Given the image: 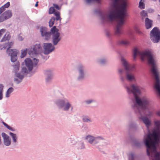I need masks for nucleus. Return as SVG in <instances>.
<instances>
[{
    "mask_svg": "<svg viewBox=\"0 0 160 160\" xmlns=\"http://www.w3.org/2000/svg\"><path fill=\"white\" fill-rule=\"evenodd\" d=\"M55 20V18L54 17H52L49 21V26L52 27L53 26Z\"/></svg>",
    "mask_w": 160,
    "mask_h": 160,
    "instance_id": "4c0bfd02",
    "label": "nucleus"
},
{
    "mask_svg": "<svg viewBox=\"0 0 160 160\" xmlns=\"http://www.w3.org/2000/svg\"><path fill=\"white\" fill-rule=\"evenodd\" d=\"M128 129L130 131L132 132H136L138 130V124L135 122H131L128 125Z\"/></svg>",
    "mask_w": 160,
    "mask_h": 160,
    "instance_id": "a211bd4d",
    "label": "nucleus"
},
{
    "mask_svg": "<svg viewBox=\"0 0 160 160\" xmlns=\"http://www.w3.org/2000/svg\"><path fill=\"white\" fill-rule=\"evenodd\" d=\"M105 33L107 37L108 38H110L111 34L109 31L108 30H106L105 31Z\"/></svg>",
    "mask_w": 160,
    "mask_h": 160,
    "instance_id": "09e8293b",
    "label": "nucleus"
},
{
    "mask_svg": "<svg viewBox=\"0 0 160 160\" xmlns=\"http://www.w3.org/2000/svg\"><path fill=\"white\" fill-rule=\"evenodd\" d=\"M118 72L120 74V79L121 80V81L123 83L125 82V78L122 74V73L123 72V70L122 69L120 68L119 69Z\"/></svg>",
    "mask_w": 160,
    "mask_h": 160,
    "instance_id": "cd10ccee",
    "label": "nucleus"
},
{
    "mask_svg": "<svg viewBox=\"0 0 160 160\" xmlns=\"http://www.w3.org/2000/svg\"><path fill=\"white\" fill-rule=\"evenodd\" d=\"M156 115L160 117V110L156 112Z\"/></svg>",
    "mask_w": 160,
    "mask_h": 160,
    "instance_id": "13d9d810",
    "label": "nucleus"
},
{
    "mask_svg": "<svg viewBox=\"0 0 160 160\" xmlns=\"http://www.w3.org/2000/svg\"><path fill=\"white\" fill-rule=\"evenodd\" d=\"M94 102V100L93 99H88L85 101V103L88 105L90 104L92 102Z\"/></svg>",
    "mask_w": 160,
    "mask_h": 160,
    "instance_id": "49530a36",
    "label": "nucleus"
},
{
    "mask_svg": "<svg viewBox=\"0 0 160 160\" xmlns=\"http://www.w3.org/2000/svg\"><path fill=\"white\" fill-rule=\"evenodd\" d=\"M5 35H6V39H8V40L10 39L11 36L10 35L9 32H7Z\"/></svg>",
    "mask_w": 160,
    "mask_h": 160,
    "instance_id": "8fccbe9b",
    "label": "nucleus"
},
{
    "mask_svg": "<svg viewBox=\"0 0 160 160\" xmlns=\"http://www.w3.org/2000/svg\"><path fill=\"white\" fill-rule=\"evenodd\" d=\"M52 34L51 32L50 31L42 35L41 36L42 37H44L45 40L48 41L50 39Z\"/></svg>",
    "mask_w": 160,
    "mask_h": 160,
    "instance_id": "c756f323",
    "label": "nucleus"
},
{
    "mask_svg": "<svg viewBox=\"0 0 160 160\" xmlns=\"http://www.w3.org/2000/svg\"><path fill=\"white\" fill-rule=\"evenodd\" d=\"M56 12V10L54 7H51L49 9V13L50 14H51L54 13Z\"/></svg>",
    "mask_w": 160,
    "mask_h": 160,
    "instance_id": "a18cd8bd",
    "label": "nucleus"
},
{
    "mask_svg": "<svg viewBox=\"0 0 160 160\" xmlns=\"http://www.w3.org/2000/svg\"><path fill=\"white\" fill-rule=\"evenodd\" d=\"M150 38L154 43H157L160 41V30L157 27L153 28L150 33Z\"/></svg>",
    "mask_w": 160,
    "mask_h": 160,
    "instance_id": "6e6552de",
    "label": "nucleus"
},
{
    "mask_svg": "<svg viewBox=\"0 0 160 160\" xmlns=\"http://www.w3.org/2000/svg\"><path fill=\"white\" fill-rule=\"evenodd\" d=\"M54 103L58 108L65 112H68L73 107L69 100L66 98H58L54 101Z\"/></svg>",
    "mask_w": 160,
    "mask_h": 160,
    "instance_id": "20e7f679",
    "label": "nucleus"
},
{
    "mask_svg": "<svg viewBox=\"0 0 160 160\" xmlns=\"http://www.w3.org/2000/svg\"><path fill=\"white\" fill-rule=\"evenodd\" d=\"M128 6L127 0H112V7L114 8L108 15L111 21L118 18V22L115 30L116 35L119 36L123 33L121 28L124 23V18L126 16Z\"/></svg>",
    "mask_w": 160,
    "mask_h": 160,
    "instance_id": "f257e3e1",
    "label": "nucleus"
},
{
    "mask_svg": "<svg viewBox=\"0 0 160 160\" xmlns=\"http://www.w3.org/2000/svg\"><path fill=\"white\" fill-rule=\"evenodd\" d=\"M42 51V48L40 43H36L28 48V54L32 56L40 54Z\"/></svg>",
    "mask_w": 160,
    "mask_h": 160,
    "instance_id": "9d476101",
    "label": "nucleus"
},
{
    "mask_svg": "<svg viewBox=\"0 0 160 160\" xmlns=\"http://www.w3.org/2000/svg\"><path fill=\"white\" fill-rule=\"evenodd\" d=\"M38 2H37L35 4V7H37V6H38Z\"/></svg>",
    "mask_w": 160,
    "mask_h": 160,
    "instance_id": "0e129e2a",
    "label": "nucleus"
},
{
    "mask_svg": "<svg viewBox=\"0 0 160 160\" xmlns=\"http://www.w3.org/2000/svg\"><path fill=\"white\" fill-rule=\"evenodd\" d=\"M28 52V49L26 48L21 50V53L20 57L21 58H24Z\"/></svg>",
    "mask_w": 160,
    "mask_h": 160,
    "instance_id": "72a5a7b5",
    "label": "nucleus"
},
{
    "mask_svg": "<svg viewBox=\"0 0 160 160\" xmlns=\"http://www.w3.org/2000/svg\"><path fill=\"white\" fill-rule=\"evenodd\" d=\"M6 35H4V36H3V38H2V39L1 40V42H5L7 40H8V39H6Z\"/></svg>",
    "mask_w": 160,
    "mask_h": 160,
    "instance_id": "3c124183",
    "label": "nucleus"
},
{
    "mask_svg": "<svg viewBox=\"0 0 160 160\" xmlns=\"http://www.w3.org/2000/svg\"><path fill=\"white\" fill-rule=\"evenodd\" d=\"M142 142L137 140H134L133 142V145L137 148H140Z\"/></svg>",
    "mask_w": 160,
    "mask_h": 160,
    "instance_id": "c85d7f7f",
    "label": "nucleus"
},
{
    "mask_svg": "<svg viewBox=\"0 0 160 160\" xmlns=\"http://www.w3.org/2000/svg\"><path fill=\"white\" fill-rule=\"evenodd\" d=\"M149 102V104L148 105H146V108L144 109L143 108L142 106L138 105V104H135L136 105L139 107L141 111L142 114V116L143 115V114L148 116H151L152 115V113L149 110V109L148 107V106H150L151 105V102L150 100Z\"/></svg>",
    "mask_w": 160,
    "mask_h": 160,
    "instance_id": "dca6fc26",
    "label": "nucleus"
},
{
    "mask_svg": "<svg viewBox=\"0 0 160 160\" xmlns=\"http://www.w3.org/2000/svg\"><path fill=\"white\" fill-rule=\"evenodd\" d=\"M125 88L128 94L132 93L135 98L136 104L138 105H142L143 108H146V105L149 104V99L146 97H143L141 99L138 96L141 93L140 91L139 87L137 85L134 84L132 85L131 88L132 89H131L128 86H126Z\"/></svg>",
    "mask_w": 160,
    "mask_h": 160,
    "instance_id": "7ed1b4c3",
    "label": "nucleus"
},
{
    "mask_svg": "<svg viewBox=\"0 0 160 160\" xmlns=\"http://www.w3.org/2000/svg\"><path fill=\"white\" fill-rule=\"evenodd\" d=\"M0 100H1L0 99Z\"/></svg>",
    "mask_w": 160,
    "mask_h": 160,
    "instance_id": "774afa93",
    "label": "nucleus"
},
{
    "mask_svg": "<svg viewBox=\"0 0 160 160\" xmlns=\"http://www.w3.org/2000/svg\"><path fill=\"white\" fill-rule=\"evenodd\" d=\"M28 73V71L26 67H23L21 69V73H16V75H15V76L18 78L19 79L15 78L14 79V81L17 84H19L22 81L24 77V75H26Z\"/></svg>",
    "mask_w": 160,
    "mask_h": 160,
    "instance_id": "f8f14e48",
    "label": "nucleus"
},
{
    "mask_svg": "<svg viewBox=\"0 0 160 160\" xmlns=\"http://www.w3.org/2000/svg\"><path fill=\"white\" fill-rule=\"evenodd\" d=\"M9 135L11 136L12 139V142L14 143H16L18 139V137L16 134L12 132H10Z\"/></svg>",
    "mask_w": 160,
    "mask_h": 160,
    "instance_id": "bb28decb",
    "label": "nucleus"
},
{
    "mask_svg": "<svg viewBox=\"0 0 160 160\" xmlns=\"http://www.w3.org/2000/svg\"><path fill=\"white\" fill-rule=\"evenodd\" d=\"M76 148L78 150H82L85 148V145L84 142L82 141H80L77 142L76 144Z\"/></svg>",
    "mask_w": 160,
    "mask_h": 160,
    "instance_id": "aec40b11",
    "label": "nucleus"
},
{
    "mask_svg": "<svg viewBox=\"0 0 160 160\" xmlns=\"http://www.w3.org/2000/svg\"><path fill=\"white\" fill-rule=\"evenodd\" d=\"M158 16L159 17H160V15H158Z\"/></svg>",
    "mask_w": 160,
    "mask_h": 160,
    "instance_id": "69168bd1",
    "label": "nucleus"
},
{
    "mask_svg": "<svg viewBox=\"0 0 160 160\" xmlns=\"http://www.w3.org/2000/svg\"><path fill=\"white\" fill-rule=\"evenodd\" d=\"M14 91V89L12 87L9 88L7 90L5 96L6 98H8L10 97V94Z\"/></svg>",
    "mask_w": 160,
    "mask_h": 160,
    "instance_id": "f704fd0d",
    "label": "nucleus"
},
{
    "mask_svg": "<svg viewBox=\"0 0 160 160\" xmlns=\"http://www.w3.org/2000/svg\"><path fill=\"white\" fill-rule=\"evenodd\" d=\"M52 34V42L54 45H57L61 39L60 34L58 32V29L56 28V26H53L51 29Z\"/></svg>",
    "mask_w": 160,
    "mask_h": 160,
    "instance_id": "1a4fd4ad",
    "label": "nucleus"
},
{
    "mask_svg": "<svg viewBox=\"0 0 160 160\" xmlns=\"http://www.w3.org/2000/svg\"><path fill=\"white\" fill-rule=\"evenodd\" d=\"M94 139L95 137L91 135H88L85 137V139L87 140L88 142L91 144L93 143Z\"/></svg>",
    "mask_w": 160,
    "mask_h": 160,
    "instance_id": "a878e982",
    "label": "nucleus"
},
{
    "mask_svg": "<svg viewBox=\"0 0 160 160\" xmlns=\"http://www.w3.org/2000/svg\"><path fill=\"white\" fill-rule=\"evenodd\" d=\"M40 31L41 35L48 32V31L47 28L45 27H41L40 28Z\"/></svg>",
    "mask_w": 160,
    "mask_h": 160,
    "instance_id": "c9c22d12",
    "label": "nucleus"
},
{
    "mask_svg": "<svg viewBox=\"0 0 160 160\" xmlns=\"http://www.w3.org/2000/svg\"><path fill=\"white\" fill-rule=\"evenodd\" d=\"M94 12L100 17L102 20V23L104 24L106 20V18L101 10L96 9L94 11Z\"/></svg>",
    "mask_w": 160,
    "mask_h": 160,
    "instance_id": "4be33fe9",
    "label": "nucleus"
},
{
    "mask_svg": "<svg viewBox=\"0 0 160 160\" xmlns=\"http://www.w3.org/2000/svg\"><path fill=\"white\" fill-rule=\"evenodd\" d=\"M132 108L135 111V113L138 116L139 119L142 120L145 125L146 127L149 128L151 124V122L149 119L146 117H143L141 111L139 107L135 104L132 106Z\"/></svg>",
    "mask_w": 160,
    "mask_h": 160,
    "instance_id": "423d86ee",
    "label": "nucleus"
},
{
    "mask_svg": "<svg viewBox=\"0 0 160 160\" xmlns=\"http://www.w3.org/2000/svg\"><path fill=\"white\" fill-rule=\"evenodd\" d=\"M12 16V12L10 10L5 11L0 16V22L10 18Z\"/></svg>",
    "mask_w": 160,
    "mask_h": 160,
    "instance_id": "2eb2a0df",
    "label": "nucleus"
},
{
    "mask_svg": "<svg viewBox=\"0 0 160 160\" xmlns=\"http://www.w3.org/2000/svg\"><path fill=\"white\" fill-rule=\"evenodd\" d=\"M104 140V138L102 136L95 137V139L93 142V145L99 143L100 140Z\"/></svg>",
    "mask_w": 160,
    "mask_h": 160,
    "instance_id": "7c9ffc66",
    "label": "nucleus"
},
{
    "mask_svg": "<svg viewBox=\"0 0 160 160\" xmlns=\"http://www.w3.org/2000/svg\"><path fill=\"white\" fill-rule=\"evenodd\" d=\"M10 5V2H8L3 6L1 7L0 8V14H1L5 10L6 8H7L9 7Z\"/></svg>",
    "mask_w": 160,
    "mask_h": 160,
    "instance_id": "393cba45",
    "label": "nucleus"
},
{
    "mask_svg": "<svg viewBox=\"0 0 160 160\" xmlns=\"http://www.w3.org/2000/svg\"><path fill=\"white\" fill-rule=\"evenodd\" d=\"M70 20V17H69L66 20V21L65 23V24H66Z\"/></svg>",
    "mask_w": 160,
    "mask_h": 160,
    "instance_id": "5fc2aeb1",
    "label": "nucleus"
},
{
    "mask_svg": "<svg viewBox=\"0 0 160 160\" xmlns=\"http://www.w3.org/2000/svg\"><path fill=\"white\" fill-rule=\"evenodd\" d=\"M107 59V58L106 57H105L99 59L98 60V62L100 64L104 65L106 63Z\"/></svg>",
    "mask_w": 160,
    "mask_h": 160,
    "instance_id": "e433bc0d",
    "label": "nucleus"
},
{
    "mask_svg": "<svg viewBox=\"0 0 160 160\" xmlns=\"http://www.w3.org/2000/svg\"><path fill=\"white\" fill-rule=\"evenodd\" d=\"M145 25L146 29L151 28L153 25V21L146 17L145 19Z\"/></svg>",
    "mask_w": 160,
    "mask_h": 160,
    "instance_id": "6ab92c4d",
    "label": "nucleus"
},
{
    "mask_svg": "<svg viewBox=\"0 0 160 160\" xmlns=\"http://www.w3.org/2000/svg\"><path fill=\"white\" fill-rule=\"evenodd\" d=\"M26 66L28 68V70L29 72L33 70L32 72L35 73L37 71L38 68V63L39 60L36 58H34L33 62L29 58H27L25 60Z\"/></svg>",
    "mask_w": 160,
    "mask_h": 160,
    "instance_id": "39448f33",
    "label": "nucleus"
},
{
    "mask_svg": "<svg viewBox=\"0 0 160 160\" xmlns=\"http://www.w3.org/2000/svg\"><path fill=\"white\" fill-rule=\"evenodd\" d=\"M87 3L89 4L93 2H95L98 4H101V0H85Z\"/></svg>",
    "mask_w": 160,
    "mask_h": 160,
    "instance_id": "c03bdc74",
    "label": "nucleus"
},
{
    "mask_svg": "<svg viewBox=\"0 0 160 160\" xmlns=\"http://www.w3.org/2000/svg\"><path fill=\"white\" fill-rule=\"evenodd\" d=\"M2 144V140H1V133H0V145Z\"/></svg>",
    "mask_w": 160,
    "mask_h": 160,
    "instance_id": "e2e57ef3",
    "label": "nucleus"
},
{
    "mask_svg": "<svg viewBox=\"0 0 160 160\" xmlns=\"http://www.w3.org/2000/svg\"><path fill=\"white\" fill-rule=\"evenodd\" d=\"M137 55L140 56L141 59L142 61H144L145 58H147L148 64L152 67L151 71L155 81L154 88L157 94L160 97V79L158 71L156 68V60L154 58L152 54L149 51L141 52L137 48H135L133 51V58L134 60L136 59Z\"/></svg>",
    "mask_w": 160,
    "mask_h": 160,
    "instance_id": "f03ea898",
    "label": "nucleus"
},
{
    "mask_svg": "<svg viewBox=\"0 0 160 160\" xmlns=\"http://www.w3.org/2000/svg\"><path fill=\"white\" fill-rule=\"evenodd\" d=\"M43 48L44 49V53L45 55H48L53 51L55 49V47L52 45L51 43H43Z\"/></svg>",
    "mask_w": 160,
    "mask_h": 160,
    "instance_id": "4468645a",
    "label": "nucleus"
},
{
    "mask_svg": "<svg viewBox=\"0 0 160 160\" xmlns=\"http://www.w3.org/2000/svg\"><path fill=\"white\" fill-rule=\"evenodd\" d=\"M144 0H140V1L139 3L138 7L140 9H144L145 8V5L144 3Z\"/></svg>",
    "mask_w": 160,
    "mask_h": 160,
    "instance_id": "2f4dec72",
    "label": "nucleus"
},
{
    "mask_svg": "<svg viewBox=\"0 0 160 160\" xmlns=\"http://www.w3.org/2000/svg\"><path fill=\"white\" fill-rule=\"evenodd\" d=\"M158 1L159 2H160V0H158Z\"/></svg>",
    "mask_w": 160,
    "mask_h": 160,
    "instance_id": "338daca9",
    "label": "nucleus"
},
{
    "mask_svg": "<svg viewBox=\"0 0 160 160\" xmlns=\"http://www.w3.org/2000/svg\"><path fill=\"white\" fill-rule=\"evenodd\" d=\"M54 15L56 16L55 20L57 21L60 20L61 21V18L60 17V13L59 12L57 11L54 13Z\"/></svg>",
    "mask_w": 160,
    "mask_h": 160,
    "instance_id": "ea45409f",
    "label": "nucleus"
},
{
    "mask_svg": "<svg viewBox=\"0 0 160 160\" xmlns=\"http://www.w3.org/2000/svg\"><path fill=\"white\" fill-rule=\"evenodd\" d=\"M3 29H2L0 30V38L1 37L2 35V32H3Z\"/></svg>",
    "mask_w": 160,
    "mask_h": 160,
    "instance_id": "052dcab7",
    "label": "nucleus"
},
{
    "mask_svg": "<svg viewBox=\"0 0 160 160\" xmlns=\"http://www.w3.org/2000/svg\"><path fill=\"white\" fill-rule=\"evenodd\" d=\"M7 128L9 130L12 132H15L16 131V129L15 128L11 127L9 125L8 126Z\"/></svg>",
    "mask_w": 160,
    "mask_h": 160,
    "instance_id": "de8ad7c7",
    "label": "nucleus"
},
{
    "mask_svg": "<svg viewBox=\"0 0 160 160\" xmlns=\"http://www.w3.org/2000/svg\"><path fill=\"white\" fill-rule=\"evenodd\" d=\"M3 86L2 84H0V99L1 100L3 98Z\"/></svg>",
    "mask_w": 160,
    "mask_h": 160,
    "instance_id": "37998d69",
    "label": "nucleus"
},
{
    "mask_svg": "<svg viewBox=\"0 0 160 160\" xmlns=\"http://www.w3.org/2000/svg\"><path fill=\"white\" fill-rule=\"evenodd\" d=\"M45 76V82L47 85L51 83L54 78V73L53 71L50 69H48L44 71Z\"/></svg>",
    "mask_w": 160,
    "mask_h": 160,
    "instance_id": "ddd939ff",
    "label": "nucleus"
},
{
    "mask_svg": "<svg viewBox=\"0 0 160 160\" xmlns=\"http://www.w3.org/2000/svg\"><path fill=\"white\" fill-rule=\"evenodd\" d=\"M136 157V154L135 153L131 152L128 155V160H134Z\"/></svg>",
    "mask_w": 160,
    "mask_h": 160,
    "instance_id": "58836bf2",
    "label": "nucleus"
},
{
    "mask_svg": "<svg viewBox=\"0 0 160 160\" xmlns=\"http://www.w3.org/2000/svg\"><path fill=\"white\" fill-rule=\"evenodd\" d=\"M13 44L12 42L8 43L9 46L7 50V52L8 55L10 56L11 62H14L17 61L18 59L17 54L19 53L18 50L16 49H10V46Z\"/></svg>",
    "mask_w": 160,
    "mask_h": 160,
    "instance_id": "9b49d317",
    "label": "nucleus"
},
{
    "mask_svg": "<svg viewBox=\"0 0 160 160\" xmlns=\"http://www.w3.org/2000/svg\"><path fill=\"white\" fill-rule=\"evenodd\" d=\"M140 15L142 16V19L146 17H148V13L147 11L145 10H142L140 12Z\"/></svg>",
    "mask_w": 160,
    "mask_h": 160,
    "instance_id": "79ce46f5",
    "label": "nucleus"
},
{
    "mask_svg": "<svg viewBox=\"0 0 160 160\" xmlns=\"http://www.w3.org/2000/svg\"><path fill=\"white\" fill-rule=\"evenodd\" d=\"M13 72L16 75V73H21V71L20 72H18L20 68V63L18 61H17L15 64L13 66Z\"/></svg>",
    "mask_w": 160,
    "mask_h": 160,
    "instance_id": "5701e85b",
    "label": "nucleus"
},
{
    "mask_svg": "<svg viewBox=\"0 0 160 160\" xmlns=\"http://www.w3.org/2000/svg\"><path fill=\"white\" fill-rule=\"evenodd\" d=\"M2 123L4 125L6 128H7V127H8V126L9 125H8V124H7V123H5V122H2Z\"/></svg>",
    "mask_w": 160,
    "mask_h": 160,
    "instance_id": "bf43d9fd",
    "label": "nucleus"
},
{
    "mask_svg": "<svg viewBox=\"0 0 160 160\" xmlns=\"http://www.w3.org/2000/svg\"><path fill=\"white\" fill-rule=\"evenodd\" d=\"M82 121L84 122L91 123L92 122L91 118L88 115L83 116L82 118Z\"/></svg>",
    "mask_w": 160,
    "mask_h": 160,
    "instance_id": "b1692460",
    "label": "nucleus"
},
{
    "mask_svg": "<svg viewBox=\"0 0 160 160\" xmlns=\"http://www.w3.org/2000/svg\"><path fill=\"white\" fill-rule=\"evenodd\" d=\"M69 139L70 140L71 142V143H73V140H72V137L70 138Z\"/></svg>",
    "mask_w": 160,
    "mask_h": 160,
    "instance_id": "680f3d73",
    "label": "nucleus"
},
{
    "mask_svg": "<svg viewBox=\"0 0 160 160\" xmlns=\"http://www.w3.org/2000/svg\"><path fill=\"white\" fill-rule=\"evenodd\" d=\"M127 79L129 81H131L135 79L134 76L130 73H127L126 75Z\"/></svg>",
    "mask_w": 160,
    "mask_h": 160,
    "instance_id": "473e14b6",
    "label": "nucleus"
},
{
    "mask_svg": "<svg viewBox=\"0 0 160 160\" xmlns=\"http://www.w3.org/2000/svg\"><path fill=\"white\" fill-rule=\"evenodd\" d=\"M18 40L20 41H22L23 40V39L22 37L20 36V35L18 36Z\"/></svg>",
    "mask_w": 160,
    "mask_h": 160,
    "instance_id": "6e6d98bb",
    "label": "nucleus"
},
{
    "mask_svg": "<svg viewBox=\"0 0 160 160\" xmlns=\"http://www.w3.org/2000/svg\"><path fill=\"white\" fill-rule=\"evenodd\" d=\"M148 11L149 13H152L154 12V10L152 9H149L148 10Z\"/></svg>",
    "mask_w": 160,
    "mask_h": 160,
    "instance_id": "864d4df0",
    "label": "nucleus"
},
{
    "mask_svg": "<svg viewBox=\"0 0 160 160\" xmlns=\"http://www.w3.org/2000/svg\"><path fill=\"white\" fill-rule=\"evenodd\" d=\"M53 6H54V7L57 10H59L60 9V8L58 5L56 4H54Z\"/></svg>",
    "mask_w": 160,
    "mask_h": 160,
    "instance_id": "603ef678",
    "label": "nucleus"
},
{
    "mask_svg": "<svg viewBox=\"0 0 160 160\" xmlns=\"http://www.w3.org/2000/svg\"><path fill=\"white\" fill-rule=\"evenodd\" d=\"M135 30H136V31L138 33H139L140 34V33H141V31H140L139 30V29H138V28H135Z\"/></svg>",
    "mask_w": 160,
    "mask_h": 160,
    "instance_id": "4d7b16f0",
    "label": "nucleus"
},
{
    "mask_svg": "<svg viewBox=\"0 0 160 160\" xmlns=\"http://www.w3.org/2000/svg\"><path fill=\"white\" fill-rule=\"evenodd\" d=\"M2 136L3 139V143L5 145L8 146L11 144V140L9 137L5 132H2Z\"/></svg>",
    "mask_w": 160,
    "mask_h": 160,
    "instance_id": "f3484780",
    "label": "nucleus"
},
{
    "mask_svg": "<svg viewBox=\"0 0 160 160\" xmlns=\"http://www.w3.org/2000/svg\"><path fill=\"white\" fill-rule=\"evenodd\" d=\"M129 42L126 41H119L118 42V44L119 45H127L129 44Z\"/></svg>",
    "mask_w": 160,
    "mask_h": 160,
    "instance_id": "a19ab883",
    "label": "nucleus"
},
{
    "mask_svg": "<svg viewBox=\"0 0 160 160\" xmlns=\"http://www.w3.org/2000/svg\"><path fill=\"white\" fill-rule=\"evenodd\" d=\"M121 61L126 70L127 71H131L132 70L133 68H134V66H133L132 68H131L126 60L123 58H121Z\"/></svg>",
    "mask_w": 160,
    "mask_h": 160,
    "instance_id": "412c9836",
    "label": "nucleus"
},
{
    "mask_svg": "<svg viewBox=\"0 0 160 160\" xmlns=\"http://www.w3.org/2000/svg\"><path fill=\"white\" fill-rule=\"evenodd\" d=\"M78 76L77 80L79 82L84 81L86 77L87 69L85 65L82 64H79L77 67Z\"/></svg>",
    "mask_w": 160,
    "mask_h": 160,
    "instance_id": "0eeeda50",
    "label": "nucleus"
}]
</instances>
